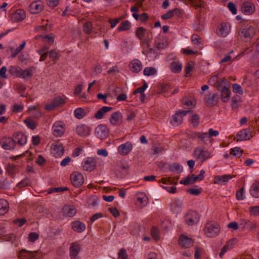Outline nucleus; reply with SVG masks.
Returning <instances> with one entry per match:
<instances>
[{
    "instance_id": "44",
    "label": "nucleus",
    "mask_w": 259,
    "mask_h": 259,
    "mask_svg": "<svg viewBox=\"0 0 259 259\" xmlns=\"http://www.w3.org/2000/svg\"><path fill=\"white\" fill-rule=\"evenodd\" d=\"M74 114L76 118L78 119H81L84 116L85 112L83 109L78 108L74 110Z\"/></svg>"
},
{
    "instance_id": "25",
    "label": "nucleus",
    "mask_w": 259,
    "mask_h": 259,
    "mask_svg": "<svg viewBox=\"0 0 259 259\" xmlns=\"http://www.w3.org/2000/svg\"><path fill=\"white\" fill-rule=\"evenodd\" d=\"M232 177L230 175H225L222 176H217L214 178V183L220 185H225Z\"/></svg>"
},
{
    "instance_id": "12",
    "label": "nucleus",
    "mask_w": 259,
    "mask_h": 259,
    "mask_svg": "<svg viewBox=\"0 0 259 259\" xmlns=\"http://www.w3.org/2000/svg\"><path fill=\"white\" fill-rule=\"evenodd\" d=\"M109 130L107 127L103 124L99 125L95 130V134L96 136L102 140L105 138L108 134Z\"/></svg>"
},
{
    "instance_id": "58",
    "label": "nucleus",
    "mask_w": 259,
    "mask_h": 259,
    "mask_svg": "<svg viewBox=\"0 0 259 259\" xmlns=\"http://www.w3.org/2000/svg\"><path fill=\"white\" fill-rule=\"evenodd\" d=\"M203 249L201 247L196 246L195 248V254L194 256L195 259H200L201 255L203 253Z\"/></svg>"
},
{
    "instance_id": "49",
    "label": "nucleus",
    "mask_w": 259,
    "mask_h": 259,
    "mask_svg": "<svg viewBox=\"0 0 259 259\" xmlns=\"http://www.w3.org/2000/svg\"><path fill=\"white\" fill-rule=\"evenodd\" d=\"M21 68L19 67H11L9 70L10 73L12 75H15L19 77L20 75Z\"/></svg>"
},
{
    "instance_id": "24",
    "label": "nucleus",
    "mask_w": 259,
    "mask_h": 259,
    "mask_svg": "<svg viewBox=\"0 0 259 259\" xmlns=\"http://www.w3.org/2000/svg\"><path fill=\"white\" fill-rule=\"evenodd\" d=\"M130 69L134 72H139L142 68V63L138 59L132 61L129 65Z\"/></svg>"
},
{
    "instance_id": "37",
    "label": "nucleus",
    "mask_w": 259,
    "mask_h": 259,
    "mask_svg": "<svg viewBox=\"0 0 259 259\" xmlns=\"http://www.w3.org/2000/svg\"><path fill=\"white\" fill-rule=\"evenodd\" d=\"M13 18H15L17 21H21L25 18V13L23 10H17L13 15Z\"/></svg>"
},
{
    "instance_id": "53",
    "label": "nucleus",
    "mask_w": 259,
    "mask_h": 259,
    "mask_svg": "<svg viewBox=\"0 0 259 259\" xmlns=\"http://www.w3.org/2000/svg\"><path fill=\"white\" fill-rule=\"evenodd\" d=\"M249 209L251 215L253 216L259 215V206H250Z\"/></svg>"
},
{
    "instance_id": "29",
    "label": "nucleus",
    "mask_w": 259,
    "mask_h": 259,
    "mask_svg": "<svg viewBox=\"0 0 259 259\" xmlns=\"http://www.w3.org/2000/svg\"><path fill=\"white\" fill-rule=\"evenodd\" d=\"M122 118V114L119 111H116L113 113L111 115L109 120L111 124L114 125H116L119 121H121Z\"/></svg>"
},
{
    "instance_id": "50",
    "label": "nucleus",
    "mask_w": 259,
    "mask_h": 259,
    "mask_svg": "<svg viewBox=\"0 0 259 259\" xmlns=\"http://www.w3.org/2000/svg\"><path fill=\"white\" fill-rule=\"evenodd\" d=\"M194 136L197 137L200 141H203L207 138H208L207 133L195 132Z\"/></svg>"
},
{
    "instance_id": "32",
    "label": "nucleus",
    "mask_w": 259,
    "mask_h": 259,
    "mask_svg": "<svg viewBox=\"0 0 259 259\" xmlns=\"http://www.w3.org/2000/svg\"><path fill=\"white\" fill-rule=\"evenodd\" d=\"M221 91V97L223 102L226 103L228 102L230 98L231 92L229 89L227 87L223 89Z\"/></svg>"
},
{
    "instance_id": "21",
    "label": "nucleus",
    "mask_w": 259,
    "mask_h": 259,
    "mask_svg": "<svg viewBox=\"0 0 259 259\" xmlns=\"http://www.w3.org/2000/svg\"><path fill=\"white\" fill-rule=\"evenodd\" d=\"M30 12L37 14L43 10V4L40 1L33 2L30 5Z\"/></svg>"
},
{
    "instance_id": "56",
    "label": "nucleus",
    "mask_w": 259,
    "mask_h": 259,
    "mask_svg": "<svg viewBox=\"0 0 259 259\" xmlns=\"http://www.w3.org/2000/svg\"><path fill=\"white\" fill-rule=\"evenodd\" d=\"M151 234L152 237L155 240L159 239V231L157 228L155 227H153L151 231Z\"/></svg>"
},
{
    "instance_id": "6",
    "label": "nucleus",
    "mask_w": 259,
    "mask_h": 259,
    "mask_svg": "<svg viewBox=\"0 0 259 259\" xmlns=\"http://www.w3.org/2000/svg\"><path fill=\"white\" fill-rule=\"evenodd\" d=\"M231 28V26L230 23L228 22H222L218 26L216 33L219 36L223 37H226L230 32Z\"/></svg>"
},
{
    "instance_id": "1",
    "label": "nucleus",
    "mask_w": 259,
    "mask_h": 259,
    "mask_svg": "<svg viewBox=\"0 0 259 259\" xmlns=\"http://www.w3.org/2000/svg\"><path fill=\"white\" fill-rule=\"evenodd\" d=\"M220 231V225L214 221H210L206 224L204 232L208 237L217 236Z\"/></svg>"
},
{
    "instance_id": "23",
    "label": "nucleus",
    "mask_w": 259,
    "mask_h": 259,
    "mask_svg": "<svg viewBox=\"0 0 259 259\" xmlns=\"http://www.w3.org/2000/svg\"><path fill=\"white\" fill-rule=\"evenodd\" d=\"M35 70V68L34 67H30L25 70L21 68L20 75L19 77H22L25 79L30 78L32 76Z\"/></svg>"
},
{
    "instance_id": "28",
    "label": "nucleus",
    "mask_w": 259,
    "mask_h": 259,
    "mask_svg": "<svg viewBox=\"0 0 259 259\" xmlns=\"http://www.w3.org/2000/svg\"><path fill=\"white\" fill-rule=\"evenodd\" d=\"M72 229L78 233H81L85 229V225L78 221H74L71 224Z\"/></svg>"
},
{
    "instance_id": "10",
    "label": "nucleus",
    "mask_w": 259,
    "mask_h": 259,
    "mask_svg": "<svg viewBox=\"0 0 259 259\" xmlns=\"http://www.w3.org/2000/svg\"><path fill=\"white\" fill-rule=\"evenodd\" d=\"M81 250L80 244L77 242L71 243L69 248V255L71 259H77V255Z\"/></svg>"
},
{
    "instance_id": "52",
    "label": "nucleus",
    "mask_w": 259,
    "mask_h": 259,
    "mask_svg": "<svg viewBox=\"0 0 259 259\" xmlns=\"http://www.w3.org/2000/svg\"><path fill=\"white\" fill-rule=\"evenodd\" d=\"M30 183V181L28 178H26L19 182L17 184V187L19 188H21L24 187L29 186Z\"/></svg>"
},
{
    "instance_id": "36",
    "label": "nucleus",
    "mask_w": 259,
    "mask_h": 259,
    "mask_svg": "<svg viewBox=\"0 0 259 259\" xmlns=\"http://www.w3.org/2000/svg\"><path fill=\"white\" fill-rule=\"evenodd\" d=\"M196 181H197V177L193 174L191 177H188L185 179L180 181V183L184 185H188L194 183Z\"/></svg>"
},
{
    "instance_id": "55",
    "label": "nucleus",
    "mask_w": 259,
    "mask_h": 259,
    "mask_svg": "<svg viewBox=\"0 0 259 259\" xmlns=\"http://www.w3.org/2000/svg\"><path fill=\"white\" fill-rule=\"evenodd\" d=\"M219 80L218 75H213L209 79L208 83L209 85L215 87Z\"/></svg>"
},
{
    "instance_id": "26",
    "label": "nucleus",
    "mask_w": 259,
    "mask_h": 259,
    "mask_svg": "<svg viewBox=\"0 0 259 259\" xmlns=\"http://www.w3.org/2000/svg\"><path fill=\"white\" fill-rule=\"evenodd\" d=\"M249 133V131L247 129L241 130L236 135L237 141L249 140L250 136L248 134Z\"/></svg>"
},
{
    "instance_id": "18",
    "label": "nucleus",
    "mask_w": 259,
    "mask_h": 259,
    "mask_svg": "<svg viewBox=\"0 0 259 259\" xmlns=\"http://www.w3.org/2000/svg\"><path fill=\"white\" fill-rule=\"evenodd\" d=\"M15 145L17 144L20 146L24 145L27 142V137L22 133H17L13 136Z\"/></svg>"
},
{
    "instance_id": "11",
    "label": "nucleus",
    "mask_w": 259,
    "mask_h": 259,
    "mask_svg": "<svg viewBox=\"0 0 259 259\" xmlns=\"http://www.w3.org/2000/svg\"><path fill=\"white\" fill-rule=\"evenodd\" d=\"M97 160L96 158L88 157L87 159L82 163L83 169L87 171H93L96 167Z\"/></svg>"
},
{
    "instance_id": "15",
    "label": "nucleus",
    "mask_w": 259,
    "mask_h": 259,
    "mask_svg": "<svg viewBox=\"0 0 259 259\" xmlns=\"http://www.w3.org/2000/svg\"><path fill=\"white\" fill-rule=\"evenodd\" d=\"M198 214L196 211L189 212L185 217V221L189 226H192L198 221Z\"/></svg>"
},
{
    "instance_id": "27",
    "label": "nucleus",
    "mask_w": 259,
    "mask_h": 259,
    "mask_svg": "<svg viewBox=\"0 0 259 259\" xmlns=\"http://www.w3.org/2000/svg\"><path fill=\"white\" fill-rule=\"evenodd\" d=\"M53 134L56 136H62L64 132V128L60 122H55L53 126Z\"/></svg>"
},
{
    "instance_id": "35",
    "label": "nucleus",
    "mask_w": 259,
    "mask_h": 259,
    "mask_svg": "<svg viewBox=\"0 0 259 259\" xmlns=\"http://www.w3.org/2000/svg\"><path fill=\"white\" fill-rule=\"evenodd\" d=\"M250 193L253 197H259V182H255L252 185Z\"/></svg>"
},
{
    "instance_id": "63",
    "label": "nucleus",
    "mask_w": 259,
    "mask_h": 259,
    "mask_svg": "<svg viewBox=\"0 0 259 259\" xmlns=\"http://www.w3.org/2000/svg\"><path fill=\"white\" fill-rule=\"evenodd\" d=\"M126 120L129 121L133 120L135 118L136 114L134 111H130V110H126Z\"/></svg>"
},
{
    "instance_id": "47",
    "label": "nucleus",
    "mask_w": 259,
    "mask_h": 259,
    "mask_svg": "<svg viewBox=\"0 0 259 259\" xmlns=\"http://www.w3.org/2000/svg\"><path fill=\"white\" fill-rule=\"evenodd\" d=\"M93 28L92 23L90 22L85 23L83 25V30L87 34H90Z\"/></svg>"
},
{
    "instance_id": "30",
    "label": "nucleus",
    "mask_w": 259,
    "mask_h": 259,
    "mask_svg": "<svg viewBox=\"0 0 259 259\" xmlns=\"http://www.w3.org/2000/svg\"><path fill=\"white\" fill-rule=\"evenodd\" d=\"M151 34V31L145 29L143 27H139L137 28L136 31V35L140 40H143V38L145 35Z\"/></svg>"
},
{
    "instance_id": "5",
    "label": "nucleus",
    "mask_w": 259,
    "mask_h": 259,
    "mask_svg": "<svg viewBox=\"0 0 259 259\" xmlns=\"http://www.w3.org/2000/svg\"><path fill=\"white\" fill-rule=\"evenodd\" d=\"M38 251H28L22 249L18 253V259H38L39 257Z\"/></svg>"
},
{
    "instance_id": "16",
    "label": "nucleus",
    "mask_w": 259,
    "mask_h": 259,
    "mask_svg": "<svg viewBox=\"0 0 259 259\" xmlns=\"http://www.w3.org/2000/svg\"><path fill=\"white\" fill-rule=\"evenodd\" d=\"M133 145L131 142H127L118 146V152L121 155H127L132 150Z\"/></svg>"
},
{
    "instance_id": "57",
    "label": "nucleus",
    "mask_w": 259,
    "mask_h": 259,
    "mask_svg": "<svg viewBox=\"0 0 259 259\" xmlns=\"http://www.w3.org/2000/svg\"><path fill=\"white\" fill-rule=\"evenodd\" d=\"M102 66L100 64H96L93 68V75H97L100 74L102 72Z\"/></svg>"
},
{
    "instance_id": "33",
    "label": "nucleus",
    "mask_w": 259,
    "mask_h": 259,
    "mask_svg": "<svg viewBox=\"0 0 259 259\" xmlns=\"http://www.w3.org/2000/svg\"><path fill=\"white\" fill-rule=\"evenodd\" d=\"M112 108L108 106H103L101 109L99 110L95 115V117L98 119H102L104 114L111 111Z\"/></svg>"
},
{
    "instance_id": "42",
    "label": "nucleus",
    "mask_w": 259,
    "mask_h": 259,
    "mask_svg": "<svg viewBox=\"0 0 259 259\" xmlns=\"http://www.w3.org/2000/svg\"><path fill=\"white\" fill-rule=\"evenodd\" d=\"M143 74L145 76H153L157 74V69L153 67H147L143 70Z\"/></svg>"
},
{
    "instance_id": "46",
    "label": "nucleus",
    "mask_w": 259,
    "mask_h": 259,
    "mask_svg": "<svg viewBox=\"0 0 259 259\" xmlns=\"http://www.w3.org/2000/svg\"><path fill=\"white\" fill-rule=\"evenodd\" d=\"M242 152L243 151L240 148L235 147L234 149H231L230 154L240 157L242 155Z\"/></svg>"
},
{
    "instance_id": "7",
    "label": "nucleus",
    "mask_w": 259,
    "mask_h": 259,
    "mask_svg": "<svg viewBox=\"0 0 259 259\" xmlns=\"http://www.w3.org/2000/svg\"><path fill=\"white\" fill-rule=\"evenodd\" d=\"M168 45L167 38L163 35L159 34L154 40V46L158 50L165 49Z\"/></svg>"
},
{
    "instance_id": "13",
    "label": "nucleus",
    "mask_w": 259,
    "mask_h": 259,
    "mask_svg": "<svg viewBox=\"0 0 259 259\" xmlns=\"http://www.w3.org/2000/svg\"><path fill=\"white\" fill-rule=\"evenodd\" d=\"M65 102L64 100L60 96L54 98L50 103L46 105L45 109L47 110H52L55 107H58Z\"/></svg>"
},
{
    "instance_id": "4",
    "label": "nucleus",
    "mask_w": 259,
    "mask_h": 259,
    "mask_svg": "<svg viewBox=\"0 0 259 259\" xmlns=\"http://www.w3.org/2000/svg\"><path fill=\"white\" fill-rule=\"evenodd\" d=\"M194 156L203 162L210 157V153L200 147H198L194 151Z\"/></svg>"
},
{
    "instance_id": "40",
    "label": "nucleus",
    "mask_w": 259,
    "mask_h": 259,
    "mask_svg": "<svg viewBox=\"0 0 259 259\" xmlns=\"http://www.w3.org/2000/svg\"><path fill=\"white\" fill-rule=\"evenodd\" d=\"M229 84V82L225 78H223L220 79L217 84L215 85V87L218 90H222L224 88H226L227 87V85Z\"/></svg>"
},
{
    "instance_id": "60",
    "label": "nucleus",
    "mask_w": 259,
    "mask_h": 259,
    "mask_svg": "<svg viewBox=\"0 0 259 259\" xmlns=\"http://www.w3.org/2000/svg\"><path fill=\"white\" fill-rule=\"evenodd\" d=\"M29 240L34 242L39 238V234L36 232H31L28 235Z\"/></svg>"
},
{
    "instance_id": "62",
    "label": "nucleus",
    "mask_w": 259,
    "mask_h": 259,
    "mask_svg": "<svg viewBox=\"0 0 259 259\" xmlns=\"http://www.w3.org/2000/svg\"><path fill=\"white\" fill-rule=\"evenodd\" d=\"M148 85L146 83H144L142 87L137 88L134 92L135 95L140 93V95L144 93L145 90L147 88Z\"/></svg>"
},
{
    "instance_id": "48",
    "label": "nucleus",
    "mask_w": 259,
    "mask_h": 259,
    "mask_svg": "<svg viewBox=\"0 0 259 259\" xmlns=\"http://www.w3.org/2000/svg\"><path fill=\"white\" fill-rule=\"evenodd\" d=\"M191 40L192 42L195 45H200L202 44L201 37L196 34L192 35Z\"/></svg>"
},
{
    "instance_id": "64",
    "label": "nucleus",
    "mask_w": 259,
    "mask_h": 259,
    "mask_svg": "<svg viewBox=\"0 0 259 259\" xmlns=\"http://www.w3.org/2000/svg\"><path fill=\"white\" fill-rule=\"evenodd\" d=\"M25 123L27 126L31 130H34L35 127V122L30 118H27L25 120Z\"/></svg>"
},
{
    "instance_id": "45",
    "label": "nucleus",
    "mask_w": 259,
    "mask_h": 259,
    "mask_svg": "<svg viewBox=\"0 0 259 259\" xmlns=\"http://www.w3.org/2000/svg\"><path fill=\"white\" fill-rule=\"evenodd\" d=\"M54 38V35L52 33L49 35H43L42 36L43 40L47 42L49 45H52L53 44Z\"/></svg>"
},
{
    "instance_id": "61",
    "label": "nucleus",
    "mask_w": 259,
    "mask_h": 259,
    "mask_svg": "<svg viewBox=\"0 0 259 259\" xmlns=\"http://www.w3.org/2000/svg\"><path fill=\"white\" fill-rule=\"evenodd\" d=\"M191 122L194 126H197L199 123V116L195 114L192 115L191 118Z\"/></svg>"
},
{
    "instance_id": "34",
    "label": "nucleus",
    "mask_w": 259,
    "mask_h": 259,
    "mask_svg": "<svg viewBox=\"0 0 259 259\" xmlns=\"http://www.w3.org/2000/svg\"><path fill=\"white\" fill-rule=\"evenodd\" d=\"M9 208L8 202L5 199H0V215L6 213Z\"/></svg>"
},
{
    "instance_id": "8",
    "label": "nucleus",
    "mask_w": 259,
    "mask_h": 259,
    "mask_svg": "<svg viewBox=\"0 0 259 259\" xmlns=\"http://www.w3.org/2000/svg\"><path fill=\"white\" fill-rule=\"evenodd\" d=\"M70 179L72 184L75 187H80L84 182V179L82 175L77 171H75L71 175Z\"/></svg>"
},
{
    "instance_id": "41",
    "label": "nucleus",
    "mask_w": 259,
    "mask_h": 259,
    "mask_svg": "<svg viewBox=\"0 0 259 259\" xmlns=\"http://www.w3.org/2000/svg\"><path fill=\"white\" fill-rule=\"evenodd\" d=\"M131 27V23L128 21L125 20L121 22V23L118 26L117 30L118 31H126L130 30Z\"/></svg>"
},
{
    "instance_id": "22",
    "label": "nucleus",
    "mask_w": 259,
    "mask_h": 259,
    "mask_svg": "<svg viewBox=\"0 0 259 259\" xmlns=\"http://www.w3.org/2000/svg\"><path fill=\"white\" fill-rule=\"evenodd\" d=\"M77 134L82 137L87 136L90 134V128L85 124L78 125L76 129Z\"/></svg>"
},
{
    "instance_id": "59",
    "label": "nucleus",
    "mask_w": 259,
    "mask_h": 259,
    "mask_svg": "<svg viewBox=\"0 0 259 259\" xmlns=\"http://www.w3.org/2000/svg\"><path fill=\"white\" fill-rule=\"evenodd\" d=\"M233 91L234 93H238L240 95H242L243 92L241 86L237 83H234L232 85Z\"/></svg>"
},
{
    "instance_id": "43",
    "label": "nucleus",
    "mask_w": 259,
    "mask_h": 259,
    "mask_svg": "<svg viewBox=\"0 0 259 259\" xmlns=\"http://www.w3.org/2000/svg\"><path fill=\"white\" fill-rule=\"evenodd\" d=\"M169 169L171 171H177L178 174L183 171V167L178 163L175 162L169 165Z\"/></svg>"
},
{
    "instance_id": "17",
    "label": "nucleus",
    "mask_w": 259,
    "mask_h": 259,
    "mask_svg": "<svg viewBox=\"0 0 259 259\" xmlns=\"http://www.w3.org/2000/svg\"><path fill=\"white\" fill-rule=\"evenodd\" d=\"M63 145L58 142L52 145V152L56 157H60L64 153Z\"/></svg>"
},
{
    "instance_id": "39",
    "label": "nucleus",
    "mask_w": 259,
    "mask_h": 259,
    "mask_svg": "<svg viewBox=\"0 0 259 259\" xmlns=\"http://www.w3.org/2000/svg\"><path fill=\"white\" fill-rule=\"evenodd\" d=\"M128 168V165L126 163H122L120 162L117 163L115 167V169L116 171H123L124 172L122 175H120V177H123L124 174H125L126 172V169Z\"/></svg>"
},
{
    "instance_id": "9",
    "label": "nucleus",
    "mask_w": 259,
    "mask_h": 259,
    "mask_svg": "<svg viewBox=\"0 0 259 259\" xmlns=\"http://www.w3.org/2000/svg\"><path fill=\"white\" fill-rule=\"evenodd\" d=\"M2 147L6 150H12L15 149V141L10 137H5L0 141Z\"/></svg>"
},
{
    "instance_id": "51",
    "label": "nucleus",
    "mask_w": 259,
    "mask_h": 259,
    "mask_svg": "<svg viewBox=\"0 0 259 259\" xmlns=\"http://www.w3.org/2000/svg\"><path fill=\"white\" fill-rule=\"evenodd\" d=\"M68 190L67 187H58V188H52L49 189L48 193H52L55 192H62L64 191Z\"/></svg>"
},
{
    "instance_id": "2",
    "label": "nucleus",
    "mask_w": 259,
    "mask_h": 259,
    "mask_svg": "<svg viewBox=\"0 0 259 259\" xmlns=\"http://www.w3.org/2000/svg\"><path fill=\"white\" fill-rule=\"evenodd\" d=\"M255 34L254 28L250 26L247 28H240L238 31V34L244 41L250 40Z\"/></svg>"
},
{
    "instance_id": "20",
    "label": "nucleus",
    "mask_w": 259,
    "mask_h": 259,
    "mask_svg": "<svg viewBox=\"0 0 259 259\" xmlns=\"http://www.w3.org/2000/svg\"><path fill=\"white\" fill-rule=\"evenodd\" d=\"M179 243L183 247L189 248L193 245V241L191 238L182 235L180 236Z\"/></svg>"
},
{
    "instance_id": "14",
    "label": "nucleus",
    "mask_w": 259,
    "mask_h": 259,
    "mask_svg": "<svg viewBox=\"0 0 259 259\" xmlns=\"http://www.w3.org/2000/svg\"><path fill=\"white\" fill-rule=\"evenodd\" d=\"M218 95L216 93H209L206 95L204 101L207 106L212 107L217 105L218 102Z\"/></svg>"
},
{
    "instance_id": "31",
    "label": "nucleus",
    "mask_w": 259,
    "mask_h": 259,
    "mask_svg": "<svg viewBox=\"0 0 259 259\" xmlns=\"http://www.w3.org/2000/svg\"><path fill=\"white\" fill-rule=\"evenodd\" d=\"M62 209L64 213L69 217L74 216L76 213V209L72 206L65 205Z\"/></svg>"
},
{
    "instance_id": "3",
    "label": "nucleus",
    "mask_w": 259,
    "mask_h": 259,
    "mask_svg": "<svg viewBox=\"0 0 259 259\" xmlns=\"http://www.w3.org/2000/svg\"><path fill=\"white\" fill-rule=\"evenodd\" d=\"M192 110H179L176 112L175 114L172 116V120L170 122L174 126H178L181 124L183 121V116H186L187 114L192 113Z\"/></svg>"
},
{
    "instance_id": "19",
    "label": "nucleus",
    "mask_w": 259,
    "mask_h": 259,
    "mask_svg": "<svg viewBox=\"0 0 259 259\" xmlns=\"http://www.w3.org/2000/svg\"><path fill=\"white\" fill-rule=\"evenodd\" d=\"M254 5L250 2L244 3L241 7L242 12L246 15H250L252 14L254 12Z\"/></svg>"
},
{
    "instance_id": "54",
    "label": "nucleus",
    "mask_w": 259,
    "mask_h": 259,
    "mask_svg": "<svg viewBox=\"0 0 259 259\" xmlns=\"http://www.w3.org/2000/svg\"><path fill=\"white\" fill-rule=\"evenodd\" d=\"M119 259H127V254L126 250L122 248L120 249L118 253Z\"/></svg>"
},
{
    "instance_id": "38",
    "label": "nucleus",
    "mask_w": 259,
    "mask_h": 259,
    "mask_svg": "<svg viewBox=\"0 0 259 259\" xmlns=\"http://www.w3.org/2000/svg\"><path fill=\"white\" fill-rule=\"evenodd\" d=\"M170 68L172 72L178 73L182 70V66L179 62L174 61L170 63Z\"/></svg>"
}]
</instances>
